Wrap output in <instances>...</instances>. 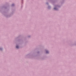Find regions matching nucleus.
<instances>
[{"instance_id": "f257e3e1", "label": "nucleus", "mask_w": 76, "mask_h": 76, "mask_svg": "<svg viewBox=\"0 0 76 76\" xmlns=\"http://www.w3.org/2000/svg\"><path fill=\"white\" fill-rule=\"evenodd\" d=\"M46 53L47 54H48V53H49V52L48 50H46Z\"/></svg>"}, {"instance_id": "f03ea898", "label": "nucleus", "mask_w": 76, "mask_h": 76, "mask_svg": "<svg viewBox=\"0 0 76 76\" xmlns=\"http://www.w3.org/2000/svg\"><path fill=\"white\" fill-rule=\"evenodd\" d=\"M16 48H19V46L18 45H17L16 46Z\"/></svg>"}, {"instance_id": "7ed1b4c3", "label": "nucleus", "mask_w": 76, "mask_h": 76, "mask_svg": "<svg viewBox=\"0 0 76 76\" xmlns=\"http://www.w3.org/2000/svg\"><path fill=\"white\" fill-rule=\"evenodd\" d=\"M54 9L55 10H57V9H56V8H54Z\"/></svg>"}, {"instance_id": "20e7f679", "label": "nucleus", "mask_w": 76, "mask_h": 76, "mask_svg": "<svg viewBox=\"0 0 76 76\" xmlns=\"http://www.w3.org/2000/svg\"><path fill=\"white\" fill-rule=\"evenodd\" d=\"M14 6V4H12V6Z\"/></svg>"}, {"instance_id": "39448f33", "label": "nucleus", "mask_w": 76, "mask_h": 76, "mask_svg": "<svg viewBox=\"0 0 76 76\" xmlns=\"http://www.w3.org/2000/svg\"><path fill=\"white\" fill-rule=\"evenodd\" d=\"M0 50H2V49H1V48H0Z\"/></svg>"}, {"instance_id": "423d86ee", "label": "nucleus", "mask_w": 76, "mask_h": 76, "mask_svg": "<svg viewBox=\"0 0 76 76\" xmlns=\"http://www.w3.org/2000/svg\"><path fill=\"white\" fill-rule=\"evenodd\" d=\"M47 4H48V3H47Z\"/></svg>"}]
</instances>
